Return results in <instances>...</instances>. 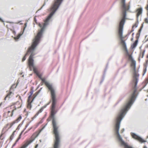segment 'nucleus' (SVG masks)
Segmentation results:
<instances>
[{
    "instance_id": "obj_16",
    "label": "nucleus",
    "mask_w": 148,
    "mask_h": 148,
    "mask_svg": "<svg viewBox=\"0 0 148 148\" xmlns=\"http://www.w3.org/2000/svg\"><path fill=\"white\" fill-rule=\"evenodd\" d=\"M28 104H27V107L28 108H29L30 109L32 107V105L31 103L30 102V101H27Z\"/></svg>"
},
{
    "instance_id": "obj_27",
    "label": "nucleus",
    "mask_w": 148,
    "mask_h": 148,
    "mask_svg": "<svg viewBox=\"0 0 148 148\" xmlns=\"http://www.w3.org/2000/svg\"><path fill=\"white\" fill-rule=\"evenodd\" d=\"M48 0H45V2L43 4V5L42 6V7L40 8V10H41L42 9V8L43 7V6H45V5H46V2H47L48 1Z\"/></svg>"
},
{
    "instance_id": "obj_35",
    "label": "nucleus",
    "mask_w": 148,
    "mask_h": 148,
    "mask_svg": "<svg viewBox=\"0 0 148 148\" xmlns=\"http://www.w3.org/2000/svg\"><path fill=\"white\" fill-rule=\"evenodd\" d=\"M145 22L147 23H148V18H145Z\"/></svg>"
},
{
    "instance_id": "obj_54",
    "label": "nucleus",
    "mask_w": 148,
    "mask_h": 148,
    "mask_svg": "<svg viewBox=\"0 0 148 148\" xmlns=\"http://www.w3.org/2000/svg\"><path fill=\"white\" fill-rule=\"evenodd\" d=\"M27 23H25V28H24V30H25V28L26 27V26H27Z\"/></svg>"
},
{
    "instance_id": "obj_9",
    "label": "nucleus",
    "mask_w": 148,
    "mask_h": 148,
    "mask_svg": "<svg viewBox=\"0 0 148 148\" xmlns=\"http://www.w3.org/2000/svg\"><path fill=\"white\" fill-rule=\"evenodd\" d=\"M131 136L133 138L137 140L140 142L143 143L147 142V141L143 139L141 137L137 135L135 133L131 132Z\"/></svg>"
},
{
    "instance_id": "obj_61",
    "label": "nucleus",
    "mask_w": 148,
    "mask_h": 148,
    "mask_svg": "<svg viewBox=\"0 0 148 148\" xmlns=\"http://www.w3.org/2000/svg\"><path fill=\"white\" fill-rule=\"evenodd\" d=\"M126 65H127V64H126H126H125L123 66V67H124L125 66H126Z\"/></svg>"
},
{
    "instance_id": "obj_12",
    "label": "nucleus",
    "mask_w": 148,
    "mask_h": 148,
    "mask_svg": "<svg viewBox=\"0 0 148 148\" xmlns=\"http://www.w3.org/2000/svg\"><path fill=\"white\" fill-rule=\"evenodd\" d=\"M143 10V8L142 7H140L139 8H138L137 11L138 12V13L136 15L137 18V22L138 23H139L138 18L140 14H141L142 13V11Z\"/></svg>"
},
{
    "instance_id": "obj_62",
    "label": "nucleus",
    "mask_w": 148,
    "mask_h": 148,
    "mask_svg": "<svg viewBox=\"0 0 148 148\" xmlns=\"http://www.w3.org/2000/svg\"><path fill=\"white\" fill-rule=\"evenodd\" d=\"M23 124V123H20V124H19V125H18V126H21Z\"/></svg>"
},
{
    "instance_id": "obj_44",
    "label": "nucleus",
    "mask_w": 148,
    "mask_h": 148,
    "mask_svg": "<svg viewBox=\"0 0 148 148\" xmlns=\"http://www.w3.org/2000/svg\"><path fill=\"white\" fill-rule=\"evenodd\" d=\"M29 123H28L25 126V128L24 129L25 130L26 129V128L28 126V125H29Z\"/></svg>"
},
{
    "instance_id": "obj_4",
    "label": "nucleus",
    "mask_w": 148,
    "mask_h": 148,
    "mask_svg": "<svg viewBox=\"0 0 148 148\" xmlns=\"http://www.w3.org/2000/svg\"><path fill=\"white\" fill-rule=\"evenodd\" d=\"M63 0H55L54 3L50 9L51 11V12L50 13L45 20L44 21L45 23H44L43 27H42V25L40 23L39 24V26L40 27H41V28L40 30L38 32L37 35L38 33L40 31L41 29L43 27L45 23L46 24H48V25L45 26V27L44 29V31L42 33V35L43 32L46 28V27L49 24V22L50 19L58 9ZM37 36V35H36V36Z\"/></svg>"
},
{
    "instance_id": "obj_28",
    "label": "nucleus",
    "mask_w": 148,
    "mask_h": 148,
    "mask_svg": "<svg viewBox=\"0 0 148 148\" xmlns=\"http://www.w3.org/2000/svg\"><path fill=\"white\" fill-rule=\"evenodd\" d=\"M39 112H38L36 113V114L34 116V118H36V117L37 116H38V115L39 114Z\"/></svg>"
},
{
    "instance_id": "obj_11",
    "label": "nucleus",
    "mask_w": 148,
    "mask_h": 148,
    "mask_svg": "<svg viewBox=\"0 0 148 148\" xmlns=\"http://www.w3.org/2000/svg\"><path fill=\"white\" fill-rule=\"evenodd\" d=\"M34 140V139H32V140H27L25 144L23 145L20 148H26Z\"/></svg>"
},
{
    "instance_id": "obj_50",
    "label": "nucleus",
    "mask_w": 148,
    "mask_h": 148,
    "mask_svg": "<svg viewBox=\"0 0 148 148\" xmlns=\"http://www.w3.org/2000/svg\"><path fill=\"white\" fill-rule=\"evenodd\" d=\"M42 88H41L37 92H39H39H40V91L41 90Z\"/></svg>"
},
{
    "instance_id": "obj_40",
    "label": "nucleus",
    "mask_w": 148,
    "mask_h": 148,
    "mask_svg": "<svg viewBox=\"0 0 148 148\" xmlns=\"http://www.w3.org/2000/svg\"><path fill=\"white\" fill-rule=\"evenodd\" d=\"M144 24V23H142V24H141V25L140 27V29H142L143 28V27Z\"/></svg>"
},
{
    "instance_id": "obj_51",
    "label": "nucleus",
    "mask_w": 148,
    "mask_h": 148,
    "mask_svg": "<svg viewBox=\"0 0 148 148\" xmlns=\"http://www.w3.org/2000/svg\"><path fill=\"white\" fill-rule=\"evenodd\" d=\"M134 26H132V29L131 30L132 32H133L134 31V30L133 29V28H134Z\"/></svg>"
},
{
    "instance_id": "obj_1",
    "label": "nucleus",
    "mask_w": 148,
    "mask_h": 148,
    "mask_svg": "<svg viewBox=\"0 0 148 148\" xmlns=\"http://www.w3.org/2000/svg\"><path fill=\"white\" fill-rule=\"evenodd\" d=\"M131 61V66H134L133 81L134 82V90L133 92L129 96L119 112V113H121V115L125 112H127L134 102L138 95V94L136 93L137 91L136 87L138 81L139 74L137 73L136 70V61L134 60Z\"/></svg>"
},
{
    "instance_id": "obj_60",
    "label": "nucleus",
    "mask_w": 148,
    "mask_h": 148,
    "mask_svg": "<svg viewBox=\"0 0 148 148\" xmlns=\"http://www.w3.org/2000/svg\"><path fill=\"white\" fill-rule=\"evenodd\" d=\"M104 80L102 79L101 80V81L100 82V83L101 84L103 81Z\"/></svg>"
},
{
    "instance_id": "obj_39",
    "label": "nucleus",
    "mask_w": 148,
    "mask_h": 148,
    "mask_svg": "<svg viewBox=\"0 0 148 148\" xmlns=\"http://www.w3.org/2000/svg\"><path fill=\"white\" fill-rule=\"evenodd\" d=\"M144 24V23H142V24H141V25L140 27V29H142L143 28V27Z\"/></svg>"
},
{
    "instance_id": "obj_31",
    "label": "nucleus",
    "mask_w": 148,
    "mask_h": 148,
    "mask_svg": "<svg viewBox=\"0 0 148 148\" xmlns=\"http://www.w3.org/2000/svg\"><path fill=\"white\" fill-rule=\"evenodd\" d=\"M138 23L137 21L136 22L135 24L133 26H134V27H135L136 28L138 27Z\"/></svg>"
},
{
    "instance_id": "obj_14",
    "label": "nucleus",
    "mask_w": 148,
    "mask_h": 148,
    "mask_svg": "<svg viewBox=\"0 0 148 148\" xmlns=\"http://www.w3.org/2000/svg\"><path fill=\"white\" fill-rule=\"evenodd\" d=\"M60 143L54 142L53 145V148H59L60 147Z\"/></svg>"
},
{
    "instance_id": "obj_45",
    "label": "nucleus",
    "mask_w": 148,
    "mask_h": 148,
    "mask_svg": "<svg viewBox=\"0 0 148 148\" xmlns=\"http://www.w3.org/2000/svg\"><path fill=\"white\" fill-rule=\"evenodd\" d=\"M141 29H140L138 31V33H140H140L142 31Z\"/></svg>"
},
{
    "instance_id": "obj_19",
    "label": "nucleus",
    "mask_w": 148,
    "mask_h": 148,
    "mask_svg": "<svg viewBox=\"0 0 148 148\" xmlns=\"http://www.w3.org/2000/svg\"><path fill=\"white\" fill-rule=\"evenodd\" d=\"M140 33H137L136 34V40H137L138 42V39L139 38L140 36Z\"/></svg>"
},
{
    "instance_id": "obj_10",
    "label": "nucleus",
    "mask_w": 148,
    "mask_h": 148,
    "mask_svg": "<svg viewBox=\"0 0 148 148\" xmlns=\"http://www.w3.org/2000/svg\"><path fill=\"white\" fill-rule=\"evenodd\" d=\"M34 60L29 58L28 62V65L30 70H32V68L34 66Z\"/></svg>"
},
{
    "instance_id": "obj_46",
    "label": "nucleus",
    "mask_w": 148,
    "mask_h": 148,
    "mask_svg": "<svg viewBox=\"0 0 148 148\" xmlns=\"http://www.w3.org/2000/svg\"><path fill=\"white\" fill-rule=\"evenodd\" d=\"M35 98H36L35 97H33V98L32 99V100L31 101H30V102H31V103H32L33 102V101H34V100Z\"/></svg>"
},
{
    "instance_id": "obj_36",
    "label": "nucleus",
    "mask_w": 148,
    "mask_h": 148,
    "mask_svg": "<svg viewBox=\"0 0 148 148\" xmlns=\"http://www.w3.org/2000/svg\"><path fill=\"white\" fill-rule=\"evenodd\" d=\"M14 136L11 135L10 137V140L11 141L13 139Z\"/></svg>"
},
{
    "instance_id": "obj_41",
    "label": "nucleus",
    "mask_w": 148,
    "mask_h": 148,
    "mask_svg": "<svg viewBox=\"0 0 148 148\" xmlns=\"http://www.w3.org/2000/svg\"><path fill=\"white\" fill-rule=\"evenodd\" d=\"M123 99V98H122L119 99V100L115 104V105H117V104H118L119 102L120 101H121Z\"/></svg>"
},
{
    "instance_id": "obj_7",
    "label": "nucleus",
    "mask_w": 148,
    "mask_h": 148,
    "mask_svg": "<svg viewBox=\"0 0 148 148\" xmlns=\"http://www.w3.org/2000/svg\"><path fill=\"white\" fill-rule=\"evenodd\" d=\"M50 92L52 99V103L51 109H55L56 101L55 90Z\"/></svg>"
},
{
    "instance_id": "obj_22",
    "label": "nucleus",
    "mask_w": 148,
    "mask_h": 148,
    "mask_svg": "<svg viewBox=\"0 0 148 148\" xmlns=\"http://www.w3.org/2000/svg\"><path fill=\"white\" fill-rule=\"evenodd\" d=\"M45 125L44 127H43L40 130V131L38 133V134L36 136V137H37L38 136L39 134H40V132H41V131H42V130L44 129V128H45Z\"/></svg>"
},
{
    "instance_id": "obj_26",
    "label": "nucleus",
    "mask_w": 148,
    "mask_h": 148,
    "mask_svg": "<svg viewBox=\"0 0 148 148\" xmlns=\"http://www.w3.org/2000/svg\"><path fill=\"white\" fill-rule=\"evenodd\" d=\"M15 122H14L13 121L12 123L10 125V127H9L8 129H10V128H11L12 126H13V125H14V124H15Z\"/></svg>"
},
{
    "instance_id": "obj_42",
    "label": "nucleus",
    "mask_w": 148,
    "mask_h": 148,
    "mask_svg": "<svg viewBox=\"0 0 148 148\" xmlns=\"http://www.w3.org/2000/svg\"><path fill=\"white\" fill-rule=\"evenodd\" d=\"M25 130V129H24L20 133L19 136H21L23 133V132Z\"/></svg>"
},
{
    "instance_id": "obj_63",
    "label": "nucleus",
    "mask_w": 148,
    "mask_h": 148,
    "mask_svg": "<svg viewBox=\"0 0 148 148\" xmlns=\"http://www.w3.org/2000/svg\"><path fill=\"white\" fill-rule=\"evenodd\" d=\"M143 148H147L146 146H144Z\"/></svg>"
},
{
    "instance_id": "obj_20",
    "label": "nucleus",
    "mask_w": 148,
    "mask_h": 148,
    "mask_svg": "<svg viewBox=\"0 0 148 148\" xmlns=\"http://www.w3.org/2000/svg\"><path fill=\"white\" fill-rule=\"evenodd\" d=\"M28 54V53H26L24 56L23 57V58L22 60V61L23 62L26 59V56Z\"/></svg>"
},
{
    "instance_id": "obj_17",
    "label": "nucleus",
    "mask_w": 148,
    "mask_h": 148,
    "mask_svg": "<svg viewBox=\"0 0 148 148\" xmlns=\"http://www.w3.org/2000/svg\"><path fill=\"white\" fill-rule=\"evenodd\" d=\"M33 69V71L34 72V73L36 74H36L37 73H38V71L36 68L35 67V66H34L33 67H32Z\"/></svg>"
},
{
    "instance_id": "obj_38",
    "label": "nucleus",
    "mask_w": 148,
    "mask_h": 148,
    "mask_svg": "<svg viewBox=\"0 0 148 148\" xmlns=\"http://www.w3.org/2000/svg\"><path fill=\"white\" fill-rule=\"evenodd\" d=\"M12 93V92H9V93L8 94H7V95H6V97H9V96H10L11 95Z\"/></svg>"
},
{
    "instance_id": "obj_6",
    "label": "nucleus",
    "mask_w": 148,
    "mask_h": 148,
    "mask_svg": "<svg viewBox=\"0 0 148 148\" xmlns=\"http://www.w3.org/2000/svg\"><path fill=\"white\" fill-rule=\"evenodd\" d=\"M51 117L52 119V123L53 128V132L55 137L54 142L60 143V138L58 132V127L57 126L56 123L55 119V115L57 112L55 109H51Z\"/></svg>"
},
{
    "instance_id": "obj_57",
    "label": "nucleus",
    "mask_w": 148,
    "mask_h": 148,
    "mask_svg": "<svg viewBox=\"0 0 148 148\" xmlns=\"http://www.w3.org/2000/svg\"><path fill=\"white\" fill-rule=\"evenodd\" d=\"M38 146V144H37L35 146V148H37Z\"/></svg>"
},
{
    "instance_id": "obj_33",
    "label": "nucleus",
    "mask_w": 148,
    "mask_h": 148,
    "mask_svg": "<svg viewBox=\"0 0 148 148\" xmlns=\"http://www.w3.org/2000/svg\"><path fill=\"white\" fill-rule=\"evenodd\" d=\"M32 96V95H29V96H28V99H27V101H30V98Z\"/></svg>"
},
{
    "instance_id": "obj_37",
    "label": "nucleus",
    "mask_w": 148,
    "mask_h": 148,
    "mask_svg": "<svg viewBox=\"0 0 148 148\" xmlns=\"http://www.w3.org/2000/svg\"><path fill=\"white\" fill-rule=\"evenodd\" d=\"M148 64H147V63H146L144 64V66L145 67V68H147V66H148Z\"/></svg>"
},
{
    "instance_id": "obj_2",
    "label": "nucleus",
    "mask_w": 148,
    "mask_h": 148,
    "mask_svg": "<svg viewBox=\"0 0 148 148\" xmlns=\"http://www.w3.org/2000/svg\"><path fill=\"white\" fill-rule=\"evenodd\" d=\"M125 0H121L122 9V17L120 20L119 24V29L118 30L119 34L120 37L121 43L123 48L124 50L126 51V54L127 56H130L127 48L126 44L124 40L123 39V26L125 21V19H126V12L127 10H128L130 8L129 5L127 8L125 4Z\"/></svg>"
},
{
    "instance_id": "obj_64",
    "label": "nucleus",
    "mask_w": 148,
    "mask_h": 148,
    "mask_svg": "<svg viewBox=\"0 0 148 148\" xmlns=\"http://www.w3.org/2000/svg\"><path fill=\"white\" fill-rule=\"evenodd\" d=\"M146 63L148 64V60H146Z\"/></svg>"
},
{
    "instance_id": "obj_59",
    "label": "nucleus",
    "mask_w": 148,
    "mask_h": 148,
    "mask_svg": "<svg viewBox=\"0 0 148 148\" xmlns=\"http://www.w3.org/2000/svg\"><path fill=\"white\" fill-rule=\"evenodd\" d=\"M147 68H145V69H144L143 71H147Z\"/></svg>"
},
{
    "instance_id": "obj_55",
    "label": "nucleus",
    "mask_w": 148,
    "mask_h": 148,
    "mask_svg": "<svg viewBox=\"0 0 148 148\" xmlns=\"http://www.w3.org/2000/svg\"><path fill=\"white\" fill-rule=\"evenodd\" d=\"M47 106V105H45L44 106H43L42 107L43 108V109L44 108H45Z\"/></svg>"
},
{
    "instance_id": "obj_13",
    "label": "nucleus",
    "mask_w": 148,
    "mask_h": 148,
    "mask_svg": "<svg viewBox=\"0 0 148 148\" xmlns=\"http://www.w3.org/2000/svg\"><path fill=\"white\" fill-rule=\"evenodd\" d=\"M138 42L137 40H136L133 44L131 45V49H133L135 48L137 45Z\"/></svg>"
},
{
    "instance_id": "obj_56",
    "label": "nucleus",
    "mask_w": 148,
    "mask_h": 148,
    "mask_svg": "<svg viewBox=\"0 0 148 148\" xmlns=\"http://www.w3.org/2000/svg\"><path fill=\"white\" fill-rule=\"evenodd\" d=\"M125 130V129L124 128H123L122 130H121L122 132L123 133L124 132V131Z\"/></svg>"
},
{
    "instance_id": "obj_18",
    "label": "nucleus",
    "mask_w": 148,
    "mask_h": 148,
    "mask_svg": "<svg viewBox=\"0 0 148 148\" xmlns=\"http://www.w3.org/2000/svg\"><path fill=\"white\" fill-rule=\"evenodd\" d=\"M34 88L33 86H32L31 87V91L30 92V95H32L33 93L34 92Z\"/></svg>"
},
{
    "instance_id": "obj_48",
    "label": "nucleus",
    "mask_w": 148,
    "mask_h": 148,
    "mask_svg": "<svg viewBox=\"0 0 148 148\" xmlns=\"http://www.w3.org/2000/svg\"><path fill=\"white\" fill-rule=\"evenodd\" d=\"M16 132V130H15L14 131V132H13V133H12V136H14V133L15 132Z\"/></svg>"
},
{
    "instance_id": "obj_34",
    "label": "nucleus",
    "mask_w": 148,
    "mask_h": 148,
    "mask_svg": "<svg viewBox=\"0 0 148 148\" xmlns=\"http://www.w3.org/2000/svg\"><path fill=\"white\" fill-rule=\"evenodd\" d=\"M145 51V50H143V53H142V58H143L144 57V56Z\"/></svg>"
},
{
    "instance_id": "obj_5",
    "label": "nucleus",
    "mask_w": 148,
    "mask_h": 148,
    "mask_svg": "<svg viewBox=\"0 0 148 148\" xmlns=\"http://www.w3.org/2000/svg\"><path fill=\"white\" fill-rule=\"evenodd\" d=\"M48 24H45L44 26L42 28L38 34L34 39L33 40V42L31 47L29 48L27 52L28 54L29 53H31V54L29 57V58L31 59H33V56H34V54L33 53V51L35 50V48L37 46L39 43L40 39L42 37V33L44 31L45 26Z\"/></svg>"
},
{
    "instance_id": "obj_58",
    "label": "nucleus",
    "mask_w": 148,
    "mask_h": 148,
    "mask_svg": "<svg viewBox=\"0 0 148 148\" xmlns=\"http://www.w3.org/2000/svg\"><path fill=\"white\" fill-rule=\"evenodd\" d=\"M42 122H43V121H42V120H41V121L39 122V124H40V123H42Z\"/></svg>"
},
{
    "instance_id": "obj_8",
    "label": "nucleus",
    "mask_w": 148,
    "mask_h": 148,
    "mask_svg": "<svg viewBox=\"0 0 148 148\" xmlns=\"http://www.w3.org/2000/svg\"><path fill=\"white\" fill-rule=\"evenodd\" d=\"M41 80L45 83L46 86L48 88L49 90L50 91V92L55 90L54 88L52 86V84L46 81L45 78H42Z\"/></svg>"
},
{
    "instance_id": "obj_47",
    "label": "nucleus",
    "mask_w": 148,
    "mask_h": 148,
    "mask_svg": "<svg viewBox=\"0 0 148 148\" xmlns=\"http://www.w3.org/2000/svg\"><path fill=\"white\" fill-rule=\"evenodd\" d=\"M17 143V142H16V141H15V143L13 144V145L12 146V147H13L14 146L16 145Z\"/></svg>"
},
{
    "instance_id": "obj_15",
    "label": "nucleus",
    "mask_w": 148,
    "mask_h": 148,
    "mask_svg": "<svg viewBox=\"0 0 148 148\" xmlns=\"http://www.w3.org/2000/svg\"><path fill=\"white\" fill-rule=\"evenodd\" d=\"M22 119V117L21 115H20L19 116L18 118L16 120L13 121L15 122V123H17L19 122Z\"/></svg>"
},
{
    "instance_id": "obj_30",
    "label": "nucleus",
    "mask_w": 148,
    "mask_h": 148,
    "mask_svg": "<svg viewBox=\"0 0 148 148\" xmlns=\"http://www.w3.org/2000/svg\"><path fill=\"white\" fill-rule=\"evenodd\" d=\"M43 110V107H42L38 111V112H39V113H40V112H42V111Z\"/></svg>"
},
{
    "instance_id": "obj_32",
    "label": "nucleus",
    "mask_w": 148,
    "mask_h": 148,
    "mask_svg": "<svg viewBox=\"0 0 148 148\" xmlns=\"http://www.w3.org/2000/svg\"><path fill=\"white\" fill-rule=\"evenodd\" d=\"M21 136H19L18 137V138L16 140V142H17L21 138Z\"/></svg>"
},
{
    "instance_id": "obj_24",
    "label": "nucleus",
    "mask_w": 148,
    "mask_h": 148,
    "mask_svg": "<svg viewBox=\"0 0 148 148\" xmlns=\"http://www.w3.org/2000/svg\"><path fill=\"white\" fill-rule=\"evenodd\" d=\"M37 76L38 77L41 79L42 78V75L41 74H39L38 73L36 74Z\"/></svg>"
},
{
    "instance_id": "obj_53",
    "label": "nucleus",
    "mask_w": 148,
    "mask_h": 148,
    "mask_svg": "<svg viewBox=\"0 0 148 148\" xmlns=\"http://www.w3.org/2000/svg\"><path fill=\"white\" fill-rule=\"evenodd\" d=\"M146 9L147 10H148V4L147 5V6L146 7Z\"/></svg>"
},
{
    "instance_id": "obj_52",
    "label": "nucleus",
    "mask_w": 148,
    "mask_h": 148,
    "mask_svg": "<svg viewBox=\"0 0 148 148\" xmlns=\"http://www.w3.org/2000/svg\"><path fill=\"white\" fill-rule=\"evenodd\" d=\"M37 21V19H36V17H34V21L35 22H36Z\"/></svg>"
},
{
    "instance_id": "obj_21",
    "label": "nucleus",
    "mask_w": 148,
    "mask_h": 148,
    "mask_svg": "<svg viewBox=\"0 0 148 148\" xmlns=\"http://www.w3.org/2000/svg\"><path fill=\"white\" fill-rule=\"evenodd\" d=\"M23 33L21 34L20 33L16 37V39H18L22 35Z\"/></svg>"
},
{
    "instance_id": "obj_49",
    "label": "nucleus",
    "mask_w": 148,
    "mask_h": 148,
    "mask_svg": "<svg viewBox=\"0 0 148 148\" xmlns=\"http://www.w3.org/2000/svg\"><path fill=\"white\" fill-rule=\"evenodd\" d=\"M0 21L2 22H4L3 20L0 17Z\"/></svg>"
},
{
    "instance_id": "obj_43",
    "label": "nucleus",
    "mask_w": 148,
    "mask_h": 148,
    "mask_svg": "<svg viewBox=\"0 0 148 148\" xmlns=\"http://www.w3.org/2000/svg\"><path fill=\"white\" fill-rule=\"evenodd\" d=\"M105 75H106V74H103V77H102V79H103V80L104 79Z\"/></svg>"
},
{
    "instance_id": "obj_3",
    "label": "nucleus",
    "mask_w": 148,
    "mask_h": 148,
    "mask_svg": "<svg viewBox=\"0 0 148 148\" xmlns=\"http://www.w3.org/2000/svg\"><path fill=\"white\" fill-rule=\"evenodd\" d=\"M127 112H125L121 115V113H119L115 119V134L116 137L120 143L121 145L124 146L125 148H133L132 147L129 146L123 140L119 133V130L121 122Z\"/></svg>"
},
{
    "instance_id": "obj_25",
    "label": "nucleus",
    "mask_w": 148,
    "mask_h": 148,
    "mask_svg": "<svg viewBox=\"0 0 148 148\" xmlns=\"http://www.w3.org/2000/svg\"><path fill=\"white\" fill-rule=\"evenodd\" d=\"M39 93V92H38L37 91L34 94L33 96H34V97H36Z\"/></svg>"
},
{
    "instance_id": "obj_23",
    "label": "nucleus",
    "mask_w": 148,
    "mask_h": 148,
    "mask_svg": "<svg viewBox=\"0 0 148 148\" xmlns=\"http://www.w3.org/2000/svg\"><path fill=\"white\" fill-rule=\"evenodd\" d=\"M108 63H107L106 65V68L105 69L104 71L103 74H106V71L107 68H108Z\"/></svg>"
},
{
    "instance_id": "obj_29",
    "label": "nucleus",
    "mask_w": 148,
    "mask_h": 148,
    "mask_svg": "<svg viewBox=\"0 0 148 148\" xmlns=\"http://www.w3.org/2000/svg\"><path fill=\"white\" fill-rule=\"evenodd\" d=\"M129 56V59L131 60V61L133 60H134V59L133 58L132 56L131 55H130V56Z\"/></svg>"
}]
</instances>
